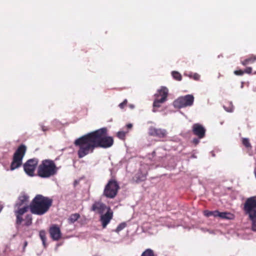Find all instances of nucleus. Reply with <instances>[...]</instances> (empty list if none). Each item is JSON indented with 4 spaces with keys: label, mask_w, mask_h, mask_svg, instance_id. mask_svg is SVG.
<instances>
[{
    "label": "nucleus",
    "mask_w": 256,
    "mask_h": 256,
    "mask_svg": "<svg viewBox=\"0 0 256 256\" xmlns=\"http://www.w3.org/2000/svg\"><path fill=\"white\" fill-rule=\"evenodd\" d=\"M192 130L194 134L197 136L199 138H202L204 137L206 130L202 125L199 124H194L192 126Z\"/></svg>",
    "instance_id": "nucleus-15"
},
{
    "label": "nucleus",
    "mask_w": 256,
    "mask_h": 256,
    "mask_svg": "<svg viewBox=\"0 0 256 256\" xmlns=\"http://www.w3.org/2000/svg\"><path fill=\"white\" fill-rule=\"evenodd\" d=\"M194 73L193 72H190L188 74H184L186 76H188V77L190 78H192V76H193V74H194Z\"/></svg>",
    "instance_id": "nucleus-35"
},
{
    "label": "nucleus",
    "mask_w": 256,
    "mask_h": 256,
    "mask_svg": "<svg viewBox=\"0 0 256 256\" xmlns=\"http://www.w3.org/2000/svg\"><path fill=\"white\" fill-rule=\"evenodd\" d=\"M244 210L252 221V230L256 232V199L254 198H248L244 204Z\"/></svg>",
    "instance_id": "nucleus-4"
},
{
    "label": "nucleus",
    "mask_w": 256,
    "mask_h": 256,
    "mask_svg": "<svg viewBox=\"0 0 256 256\" xmlns=\"http://www.w3.org/2000/svg\"><path fill=\"white\" fill-rule=\"evenodd\" d=\"M217 217L226 219H232L233 217V215L229 212H219L218 211Z\"/></svg>",
    "instance_id": "nucleus-17"
},
{
    "label": "nucleus",
    "mask_w": 256,
    "mask_h": 256,
    "mask_svg": "<svg viewBox=\"0 0 256 256\" xmlns=\"http://www.w3.org/2000/svg\"><path fill=\"white\" fill-rule=\"evenodd\" d=\"M254 74H256V72H254Z\"/></svg>",
    "instance_id": "nucleus-42"
},
{
    "label": "nucleus",
    "mask_w": 256,
    "mask_h": 256,
    "mask_svg": "<svg viewBox=\"0 0 256 256\" xmlns=\"http://www.w3.org/2000/svg\"><path fill=\"white\" fill-rule=\"evenodd\" d=\"M148 132L150 136L159 138L164 137L166 134V131L164 129L156 128L152 126L150 128Z\"/></svg>",
    "instance_id": "nucleus-16"
},
{
    "label": "nucleus",
    "mask_w": 256,
    "mask_h": 256,
    "mask_svg": "<svg viewBox=\"0 0 256 256\" xmlns=\"http://www.w3.org/2000/svg\"><path fill=\"white\" fill-rule=\"evenodd\" d=\"M192 78L196 80H198L200 78V75L197 73H194L192 76Z\"/></svg>",
    "instance_id": "nucleus-30"
},
{
    "label": "nucleus",
    "mask_w": 256,
    "mask_h": 256,
    "mask_svg": "<svg viewBox=\"0 0 256 256\" xmlns=\"http://www.w3.org/2000/svg\"><path fill=\"white\" fill-rule=\"evenodd\" d=\"M125 135L126 133L123 131L118 132L117 134L118 137L120 139H123L124 138Z\"/></svg>",
    "instance_id": "nucleus-27"
},
{
    "label": "nucleus",
    "mask_w": 256,
    "mask_h": 256,
    "mask_svg": "<svg viewBox=\"0 0 256 256\" xmlns=\"http://www.w3.org/2000/svg\"><path fill=\"white\" fill-rule=\"evenodd\" d=\"M29 206H16V208H14V213L16 216V224H20L22 221V216L26 212L28 209Z\"/></svg>",
    "instance_id": "nucleus-12"
},
{
    "label": "nucleus",
    "mask_w": 256,
    "mask_h": 256,
    "mask_svg": "<svg viewBox=\"0 0 256 256\" xmlns=\"http://www.w3.org/2000/svg\"><path fill=\"white\" fill-rule=\"evenodd\" d=\"M132 124H126V126L128 128H132Z\"/></svg>",
    "instance_id": "nucleus-38"
},
{
    "label": "nucleus",
    "mask_w": 256,
    "mask_h": 256,
    "mask_svg": "<svg viewBox=\"0 0 256 256\" xmlns=\"http://www.w3.org/2000/svg\"><path fill=\"white\" fill-rule=\"evenodd\" d=\"M194 97L192 94L180 96L174 102V106L176 108L190 106L193 104Z\"/></svg>",
    "instance_id": "nucleus-7"
},
{
    "label": "nucleus",
    "mask_w": 256,
    "mask_h": 256,
    "mask_svg": "<svg viewBox=\"0 0 256 256\" xmlns=\"http://www.w3.org/2000/svg\"><path fill=\"white\" fill-rule=\"evenodd\" d=\"M129 107L132 108V109H133L134 108V104H130L129 105Z\"/></svg>",
    "instance_id": "nucleus-39"
},
{
    "label": "nucleus",
    "mask_w": 256,
    "mask_h": 256,
    "mask_svg": "<svg viewBox=\"0 0 256 256\" xmlns=\"http://www.w3.org/2000/svg\"><path fill=\"white\" fill-rule=\"evenodd\" d=\"M242 64L244 66H246L249 64L248 60L246 59L244 60L242 62Z\"/></svg>",
    "instance_id": "nucleus-34"
},
{
    "label": "nucleus",
    "mask_w": 256,
    "mask_h": 256,
    "mask_svg": "<svg viewBox=\"0 0 256 256\" xmlns=\"http://www.w3.org/2000/svg\"><path fill=\"white\" fill-rule=\"evenodd\" d=\"M25 225L28 226L31 224L32 221V217L30 215H28L25 219Z\"/></svg>",
    "instance_id": "nucleus-24"
},
{
    "label": "nucleus",
    "mask_w": 256,
    "mask_h": 256,
    "mask_svg": "<svg viewBox=\"0 0 256 256\" xmlns=\"http://www.w3.org/2000/svg\"><path fill=\"white\" fill-rule=\"evenodd\" d=\"M242 87H243V85L242 84V85L241 86V88H242Z\"/></svg>",
    "instance_id": "nucleus-41"
},
{
    "label": "nucleus",
    "mask_w": 256,
    "mask_h": 256,
    "mask_svg": "<svg viewBox=\"0 0 256 256\" xmlns=\"http://www.w3.org/2000/svg\"><path fill=\"white\" fill-rule=\"evenodd\" d=\"M252 72V68L251 67H248L244 70V72L247 74H250Z\"/></svg>",
    "instance_id": "nucleus-33"
},
{
    "label": "nucleus",
    "mask_w": 256,
    "mask_h": 256,
    "mask_svg": "<svg viewBox=\"0 0 256 256\" xmlns=\"http://www.w3.org/2000/svg\"><path fill=\"white\" fill-rule=\"evenodd\" d=\"M224 108L225 110L228 112H232L234 110V108L232 106V104H230V107L228 108H226V106H224Z\"/></svg>",
    "instance_id": "nucleus-31"
},
{
    "label": "nucleus",
    "mask_w": 256,
    "mask_h": 256,
    "mask_svg": "<svg viewBox=\"0 0 256 256\" xmlns=\"http://www.w3.org/2000/svg\"><path fill=\"white\" fill-rule=\"evenodd\" d=\"M26 151V147L24 145H21L15 152L13 160L10 165V170H14L19 168L22 164V160Z\"/></svg>",
    "instance_id": "nucleus-6"
},
{
    "label": "nucleus",
    "mask_w": 256,
    "mask_h": 256,
    "mask_svg": "<svg viewBox=\"0 0 256 256\" xmlns=\"http://www.w3.org/2000/svg\"><path fill=\"white\" fill-rule=\"evenodd\" d=\"M110 210V208L109 206H107L104 204L99 202H95L92 207V210L100 214V215Z\"/></svg>",
    "instance_id": "nucleus-10"
},
{
    "label": "nucleus",
    "mask_w": 256,
    "mask_h": 256,
    "mask_svg": "<svg viewBox=\"0 0 256 256\" xmlns=\"http://www.w3.org/2000/svg\"><path fill=\"white\" fill-rule=\"evenodd\" d=\"M242 144L246 148H252L251 144L249 142V140L247 138L242 139Z\"/></svg>",
    "instance_id": "nucleus-26"
},
{
    "label": "nucleus",
    "mask_w": 256,
    "mask_h": 256,
    "mask_svg": "<svg viewBox=\"0 0 256 256\" xmlns=\"http://www.w3.org/2000/svg\"><path fill=\"white\" fill-rule=\"evenodd\" d=\"M40 236L41 240L42 242L43 245L46 246V232L44 230H41L40 232Z\"/></svg>",
    "instance_id": "nucleus-22"
},
{
    "label": "nucleus",
    "mask_w": 256,
    "mask_h": 256,
    "mask_svg": "<svg viewBox=\"0 0 256 256\" xmlns=\"http://www.w3.org/2000/svg\"><path fill=\"white\" fill-rule=\"evenodd\" d=\"M42 131L45 132L48 130V128L43 125H40Z\"/></svg>",
    "instance_id": "nucleus-37"
},
{
    "label": "nucleus",
    "mask_w": 256,
    "mask_h": 256,
    "mask_svg": "<svg viewBox=\"0 0 256 256\" xmlns=\"http://www.w3.org/2000/svg\"><path fill=\"white\" fill-rule=\"evenodd\" d=\"M118 188L116 182L110 180L104 188V195L106 198H112L116 195Z\"/></svg>",
    "instance_id": "nucleus-8"
},
{
    "label": "nucleus",
    "mask_w": 256,
    "mask_h": 256,
    "mask_svg": "<svg viewBox=\"0 0 256 256\" xmlns=\"http://www.w3.org/2000/svg\"><path fill=\"white\" fill-rule=\"evenodd\" d=\"M204 216L207 217H209L210 216H214V217H217L218 210H214V211L205 210V211H204Z\"/></svg>",
    "instance_id": "nucleus-20"
},
{
    "label": "nucleus",
    "mask_w": 256,
    "mask_h": 256,
    "mask_svg": "<svg viewBox=\"0 0 256 256\" xmlns=\"http://www.w3.org/2000/svg\"><path fill=\"white\" fill-rule=\"evenodd\" d=\"M50 234L52 238L54 240H58L62 236L60 228L56 225H53L50 228Z\"/></svg>",
    "instance_id": "nucleus-14"
},
{
    "label": "nucleus",
    "mask_w": 256,
    "mask_h": 256,
    "mask_svg": "<svg viewBox=\"0 0 256 256\" xmlns=\"http://www.w3.org/2000/svg\"><path fill=\"white\" fill-rule=\"evenodd\" d=\"M200 140L198 138H194L193 140V143L195 144H197L199 143Z\"/></svg>",
    "instance_id": "nucleus-36"
},
{
    "label": "nucleus",
    "mask_w": 256,
    "mask_h": 256,
    "mask_svg": "<svg viewBox=\"0 0 256 256\" xmlns=\"http://www.w3.org/2000/svg\"><path fill=\"white\" fill-rule=\"evenodd\" d=\"M28 196L26 194H21L14 205V208H16V206H28Z\"/></svg>",
    "instance_id": "nucleus-13"
},
{
    "label": "nucleus",
    "mask_w": 256,
    "mask_h": 256,
    "mask_svg": "<svg viewBox=\"0 0 256 256\" xmlns=\"http://www.w3.org/2000/svg\"><path fill=\"white\" fill-rule=\"evenodd\" d=\"M80 216L78 214H72L68 218L69 222L71 224L74 223L78 219Z\"/></svg>",
    "instance_id": "nucleus-19"
},
{
    "label": "nucleus",
    "mask_w": 256,
    "mask_h": 256,
    "mask_svg": "<svg viewBox=\"0 0 256 256\" xmlns=\"http://www.w3.org/2000/svg\"><path fill=\"white\" fill-rule=\"evenodd\" d=\"M234 74L236 75L242 76L244 74V72L242 70H235Z\"/></svg>",
    "instance_id": "nucleus-32"
},
{
    "label": "nucleus",
    "mask_w": 256,
    "mask_h": 256,
    "mask_svg": "<svg viewBox=\"0 0 256 256\" xmlns=\"http://www.w3.org/2000/svg\"><path fill=\"white\" fill-rule=\"evenodd\" d=\"M172 74L175 80L179 81L182 80V76L178 72L173 71L172 72Z\"/></svg>",
    "instance_id": "nucleus-21"
},
{
    "label": "nucleus",
    "mask_w": 256,
    "mask_h": 256,
    "mask_svg": "<svg viewBox=\"0 0 256 256\" xmlns=\"http://www.w3.org/2000/svg\"><path fill=\"white\" fill-rule=\"evenodd\" d=\"M58 170L54 161L45 160L38 167V174L41 178H48L56 174Z\"/></svg>",
    "instance_id": "nucleus-3"
},
{
    "label": "nucleus",
    "mask_w": 256,
    "mask_h": 256,
    "mask_svg": "<svg viewBox=\"0 0 256 256\" xmlns=\"http://www.w3.org/2000/svg\"><path fill=\"white\" fill-rule=\"evenodd\" d=\"M79 149L78 154L79 158L93 152L95 148H108L114 144L112 137L107 134V128H102L89 132L76 139L74 142Z\"/></svg>",
    "instance_id": "nucleus-1"
},
{
    "label": "nucleus",
    "mask_w": 256,
    "mask_h": 256,
    "mask_svg": "<svg viewBox=\"0 0 256 256\" xmlns=\"http://www.w3.org/2000/svg\"><path fill=\"white\" fill-rule=\"evenodd\" d=\"M126 226L125 223H121L120 224L115 230V232L117 233L119 232L122 230H123Z\"/></svg>",
    "instance_id": "nucleus-25"
},
{
    "label": "nucleus",
    "mask_w": 256,
    "mask_h": 256,
    "mask_svg": "<svg viewBox=\"0 0 256 256\" xmlns=\"http://www.w3.org/2000/svg\"><path fill=\"white\" fill-rule=\"evenodd\" d=\"M247 60H248V62L250 63H253L256 60V56H252L248 58Z\"/></svg>",
    "instance_id": "nucleus-28"
},
{
    "label": "nucleus",
    "mask_w": 256,
    "mask_h": 256,
    "mask_svg": "<svg viewBox=\"0 0 256 256\" xmlns=\"http://www.w3.org/2000/svg\"><path fill=\"white\" fill-rule=\"evenodd\" d=\"M113 212L111 210H108L105 214L100 215V221L102 223L103 228H106L107 225L110 223V220L112 218Z\"/></svg>",
    "instance_id": "nucleus-11"
},
{
    "label": "nucleus",
    "mask_w": 256,
    "mask_h": 256,
    "mask_svg": "<svg viewBox=\"0 0 256 256\" xmlns=\"http://www.w3.org/2000/svg\"><path fill=\"white\" fill-rule=\"evenodd\" d=\"M38 163V160L36 158L30 159L28 160L24 166L26 173L30 176H33Z\"/></svg>",
    "instance_id": "nucleus-9"
},
{
    "label": "nucleus",
    "mask_w": 256,
    "mask_h": 256,
    "mask_svg": "<svg viewBox=\"0 0 256 256\" xmlns=\"http://www.w3.org/2000/svg\"><path fill=\"white\" fill-rule=\"evenodd\" d=\"M254 174L255 176V178H256V168H255L254 170Z\"/></svg>",
    "instance_id": "nucleus-40"
},
{
    "label": "nucleus",
    "mask_w": 256,
    "mask_h": 256,
    "mask_svg": "<svg viewBox=\"0 0 256 256\" xmlns=\"http://www.w3.org/2000/svg\"><path fill=\"white\" fill-rule=\"evenodd\" d=\"M168 90L164 86H162L154 94L155 98L153 103L152 112H156V108H160L162 104L164 103L167 100Z\"/></svg>",
    "instance_id": "nucleus-5"
},
{
    "label": "nucleus",
    "mask_w": 256,
    "mask_h": 256,
    "mask_svg": "<svg viewBox=\"0 0 256 256\" xmlns=\"http://www.w3.org/2000/svg\"><path fill=\"white\" fill-rule=\"evenodd\" d=\"M141 256H154V252L150 248L146 249L142 252Z\"/></svg>",
    "instance_id": "nucleus-23"
},
{
    "label": "nucleus",
    "mask_w": 256,
    "mask_h": 256,
    "mask_svg": "<svg viewBox=\"0 0 256 256\" xmlns=\"http://www.w3.org/2000/svg\"><path fill=\"white\" fill-rule=\"evenodd\" d=\"M126 104H127V100L125 99L122 102L119 104L118 106L120 108L122 109V108H124V106Z\"/></svg>",
    "instance_id": "nucleus-29"
},
{
    "label": "nucleus",
    "mask_w": 256,
    "mask_h": 256,
    "mask_svg": "<svg viewBox=\"0 0 256 256\" xmlns=\"http://www.w3.org/2000/svg\"><path fill=\"white\" fill-rule=\"evenodd\" d=\"M147 172H139L136 174V181H143L146 178Z\"/></svg>",
    "instance_id": "nucleus-18"
},
{
    "label": "nucleus",
    "mask_w": 256,
    "mask_h": 256,
    "mask_svg": "<svg viewBox=\"0 0 256 256\" xmlns=\"http://www.w3.org/2000/svg\"><path fill=\"white\" fill-rule=\"evenodd\" d=\"M52 200L40 194H38L30 205L32 213L42 215L46 213L52 204Z\"/></svg>",
    "instance_id": "nucleus-2"
}]
</instances>
